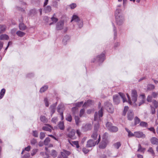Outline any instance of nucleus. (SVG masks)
<instances>
[{"mask_svg":"<svg viewBox=\"0 0 158 158\" xmlns=\"http://www.w3.org/2000/svg\"><path fill=\"white\" fill-rule=\"evenodd\" d=\"M77 24L79 28H81L83 27V22L82 20H80L77 23Z\"/></svg>","mask_w":158,"mask_h":158,"instance_id":"nucleus-42","label":"nucleus"},{"mask_svg":"<svg viewBox=\"0 0 158 158\" xmlns=\"http://www.w3.org/2000/svg\"><path fill=\"white\" fill-rule=\"evenodd\" d=\"M99 127V123L97 122L95 124L94 130L93 132L91 135V137L94 140H96L98 134V130Z\"/></svg>","mask_w":158,"mask_h":158,"instance_id":"nucleus-8","label":"nucleus"},{"mask_svg":"<svg viewBox=\"0 0 158 158\" xmlns=\"http://www.w3.org/2000/svg\"><path fill=\"white\" fill-rule=\"evenodd\" d=\"M139 125L140 126L143 127H146L148 126L147 123L143 121L140 123Z\"/></svg>","mask_w":158,"mask_h":158,"instance_id":"nucleus-36","label":"nucleus"},{"mask_svg":"<svg viewBox=\"0 0 158 158\" xmlns=\"http://www.w3.org/2000/svg\"><path fill=\"white\" fill-rule=\"evenodd\" d=\"M101 137L100 135H98V140L94 141L92 139H89L87 142V147L88 148L92 147L94 146L96 144H98L100 140Z\"/></svg>","mask_w":158,"mask_h":158,"instance_id":"nucleus-7","label":"nucleus"},{"mask_svg":"<svg viewBox=\"0 0 158 158\" xmlns=\"http://www.w3.org/2000/svg\"><path fill=\"white\" fill-rule=\"evenodd\" d=\"M51 155L54 157L55 158L57 156V153L54 150H52Z\"/></svg>","mask_w":158,"mask_h":158,"instance_id":"nucleus-43","label":"nucleus"},{"mask_svg":"<svg viewBox=\"0 0 158 158\" xmlns=\"http://www.w3.org/2000/svg\"><path fill=\"white\" fill-rule=\"evenodd\" d=\"M127 117L128 119L129 120H131L134 117V114L133 111L131 110H129L127 114Z\"/></svg>","mask_w":158,"mask_h":158,"instance_id":"nucleus-14","label":"nucleus"},{"mask_svg":"<svg viewBox=\"0 0 158 158\" xmlns=\"http://www.w3.org/2000/svg\"><path fill=\"white\" fill-rule=\"evenodd\" d=\"M38 133L37 131H33V136L35 137H37L38 136Z\"/></svg>","mask_w":158,"mask_h":158,"instance_id":"nucleus-56","label":"nucleus"},{"mask_svg":"<svg viewBox=\"0 0 158 158\" xmlns=\"http://www.w3.org/2000/svg\"><path fill=\"white\" fill-rule=\"evenodd\" d=\"M148 129L151 131H152L153 133L155 134L156 132L155 129L153 127L148 128Z\"/></svg>","mask_w":158,"mask_h":158,"instance_id":"nucleus-59","label":"nucleus"},{"mask_svg":"<svg viewBox=\"0 0 158 158\" xmlns=\"http://www.w3.org/2000/svg\"><path fill=\"white\" fill-rule=\"evenodd\" d=\"M113 145L115 148L118 149L121 146V144L120 142H118L114 144Z\"/></svg>","mask_w":158,"mask_h":158,"instance_id":"nucleus-32","label":"nucleus"},{"mask_svg":"<svg viewBox=\"0 0 158 158\" xmlns=\"http://www.w3.org/2000/svg\"><path fill=\"white\" fill-rule=\"evenodd\" d=\"M37 13L35 9H32L30 11V14L31 15H34Z\"/></svg>","mask_w":158,"mask_h":158,"instance_id":"nucleus-41","label":"nucleus"},{"mask_svg":"<svg viewBox=\"0 0 158 158\" xmlns=\"http://www.w3.org/2000/svg\"><path fill=\"white\" fill-rule=\"evenodd\" d=\"M57 102H56L55 103L52 104L51 105L49 109L51 111V116L55 113L56 110V107L57 105Z\"/></svg>","mask_w":158,"mask_h":158,"instance_id":"nucleus-13","label":"nucleus"},{"mask_svg":"<svg viewBox=\"0 0 158 158\" xmlns=\"http://www.w3.org/2000/svg\"><path fill=\"white\" fill-rule=\"evenodd\" d=\"M64 110V105L62 104L59 105L57 107V111L60 114L63 113V110Z\"/></svg>","mask_w":158,"mask_h":158,"instance_id":"nucleus-18","label":"nucleus"},{"mask_svg":"<svg viewBox=\"0 0 158 158\" xmlns=\"http://www.w3.org/2000/svg\"><path fill=\"white\" fill-rule=\"evenodd\" d=\"M103 107H102L98 112H96L94 115V119L95 121L98 120V118L100 120V118L102 117L103 114Z\"/></svg>","mask_w":158,"mask_h":158,"instance_id":"nucleus-11","label":"nucleus"},{"mask_svg":"<svg viewBox=\"0 0 158 158\" xmlns=\"http://www.w3.org/2000/svg\"><path fill=\"white\" fill-rule=\"evenodd\" d=\"M121 10L120 9H117L115 12L116 22L119 25L122 24L124 21V17L121 13Z\"/></svg>","mask_w":158,"mask_h":158,"instance_id":"nucleus-1","label":"nucleus"},{"mask_svg":"<svg viewBox=\"0 0 158 158\" xmlns=\"http://www.w3.org/2000/svg\"><path fill=\"white\" fill-rule=\"evenodd\" d=\"M45 133L41 132L40 133V138L41 139H43L45 137Z\"/></svg>","mask_w":158,"mask_h":158,"instance_id":"nucleus-50","label":"nucleus"},{"mask_svg":"<svg viewBox=\"0 0 158 158\" xmlns=\"http://www.w3.org/2000/svg\"><path fill=\"white\" fill-rule=\"evenodd\" d=\"M69 37L68 35L64 36L63 39V44L65 45L67 44V42L69 40Z\"/></svg>","mask_w":158,"mask_h":158,"instance_id":"nucleus-23","label":"nucleus"},{"mask_svg":"<svg viewBox=\"0 0 158 158\" xmlns=\"http://www.w3.org/2000/svg\"><path fill=\"white\" fill-rule=\"evenodd\" d=\"M19 27L20 30L23 31L25 29L26 26L23 23H20L19 25Z\"/></svg>","mask_w":158,"mask_h":158,"instance_id":"nucleus-25","label":"nucleus"},{"mask_svg":"<svg viewBox=\"0 0 158 158\" xmlns=\"http://www.w3.org/2000/svg\"><path fill=\"white\" fill-rule=\"evenodd\" d=\"M151 110H152V114H154L156 112V110L155 108H154L153 107H152L151 106Z\"/></svg>","mask_w":158,"mask_h":158,"instance_id":"nucleus-62","label":"nucleus"},{"mask_svg":"<svg viewBox=\"0 0 158 158\" xmlns=\"http://www.w3.org/2000/svg\"><path fill=\"white\" fill-rule=\"evenodd\" d=\"M148 152L150 153L152 156H154L155 155V153L153 150L152 147L149 148V149L148 150Z\"/></svg>","mask_w":158,"mask_h":158,"instance_id":"nucleus-38","label":"nucleus"},{"mask_svg":"<svg viewBox=\"0 0 158 158\" xmlns=\"http://www.w3.org/2000/svg\"><path fill=\"white\" fill-rule=\"evenodd\" d=\"M45 105L47 107H48L49 105L48 99L47 98H45L44 99Z\"/></svg>","mask_w":158,"mask_h":158,"instance_id":"nucleus-45","label":"nucleus"},{"mask_svg":"<svg viewBox=\"0 0 158 158\" xmlns=\"http://www.w3.org/2000/svg\"><path fill=\"white\" fill-rule=\"evenodd\" d=\"M104 106L107 111L112 113L114 111V108L112 103L109 102H106L104 103Z\"/></svg>","mask_w":158,"mask_h":158,"instance_id":"nucleus-6","label":"nucleus"},{"mask_svg":"<svg viewBox=\"0 0 158 158\" xmlns=\"http://www.w3.org/2000/svg\"><path fill=\"white\" fill-rule=\"evenodd\" d=\"M81 20L79 17L77 15H74L73 16L72 19L71 20V22H72L73 21L77 22V23L79 21Z\"/></svg>","mask_w":158,"mask_h":158,"instance_id":"nucleus-19","label":"nucleus"},{"mask_svg":"<svg viewBox=\"0 0 158 158\" xmlns=\"http://www.w3.org/2000/svg\"><path fill=\"white\" fill-rule=\"evenodd\" d=\"M36 143V140L35 139H33L31 141V143L32 145H35Z\"/></svg>","mask_w":158,"mask_h":158,"instance_id":"nucleus-57","label":"nucleus"},{"mask_svg":"<svg viewBox=\"0 0 158 158\" xmlns=\"http://www.w3.org/2000/svg\"><path fill=\"white\" fill-rule=\"evenodd\" d=\"M128 110V107L127 106H125L124 107L123 110V114L125 115L126 114V112Z\"/></svg>","mask_w":158,"mask_h":158,"instance_id":"nucleus-49","label":"nucleus"},{"mask_svg":"<svg viewBox=\"0 0 158 158\" xmlns=\"http://www.w3.org/2000/svg\"><path fill=\"white\" fill-rule=\"evenodd\" d=\"M113 30L114 32V38L117 36V32L116 30V28L115 27V26L114 24H113Z\"/></svg>","mask_w":158,"mask_h":158,"instance_id":"nucleus-47","label":"nucleus"},{"mask_svg":"<svg viewBox=\"0 0 158 158\" xmlns=\"http://www.w3.org/2000/svg\"><path fill=\"white\" fill-rule=\"evenodd\" d=\"M48 88V86L47 85L44 86L42 87L40 90L41 93H43Z\"/></svg>","mask_w":158,"mask_h":158,"instance_id":"nucleus-39","label":"nucleus"},{"mask_svg":"<svg viewBox=\"0 0 158 158\" xmlns=\"http://www.w3.org/2000/svg\"><path fill=\"white\" fill-rule=\"evenodd\" d=\"M134 120L135 125H136L139 123L140 122V119L137 117H136L135 118Z\"/></svg>","mask_w":158,"mask_h":158,"instance_id":"nucleus-40","label":"nucleus"},{"mask_svg":"<svg viewBox=\"0 0 158 158\" xmlns=\"http://www.w3.org/2000/svg\"><path fill=\"white\" fill-rule=\"evenodd\" d=\"M145 148L141 147L140 144H139L138 146L137 152L144 153L145 150Z\"/></svg>","mask_w":158,"mask_h":158,"instance_id":"nucleus-22","label":"nucleus"},{"mask_svg":"<svg viewBox=\"0 0 158 158\" xmlns=\"http://www.w3.org/2000/svg\"><path fill=\"white\" fill-rule=\"evenodd\" d=\"M134 135L135 136L138 138H144L145 137V135L141 131L135 132Z\"/></svg>","mask_w":158,"mask_h":158,"instance_id":"nucleus-12","label":"nucleus"},{"mask_svg":"<svg viewBox=\"0 0 158 158\" xmlns=\"http://www.w3.org/2000/svg\"><path fill=\"white\" fill-rule=\"evenodd\" d=\"M121 98L123 99V102H127L125 95L122 93H119L113 96V101L115 104H118L120 103Z\"/></svg>","mask_w":158,"mask_h":158,"instance_id":"nucleus-3","label":"nucleus"},{"mask_svg":"<svg viewBox=\"0 0 158 158\" xmlns=\"http://www.w3.org/2000/svg\"><path fill=\"white\" fill-rule=\"evenodd\" d=\"M75 131L74 130H72L69 133L68 135V137L73 139H75L76 137L75 136Z\"/></svg>","mask_w":158,"mask_h":158,"instance_id":"nucleus-15","label":"nucleus"},{"mask_svg":"<svg viewBox=\"0 0 158 158\" xmlns=\"http://www.w3.org/2000/svg\"><path fill=\"white\" fill-rule=\"evenodd\" d=\"M152 103L154 105L155 108H156L158 107L157 102L156 100H153L152 101Z\"/></svg>","mask_w":158,"mask_h":158,"instance_id":"nucleus-54","label":"nucleus"},{"mask_svg":"<svg viewBox=\"0 0 158 158\" xmlns=\"http://www.w3.org/2000/svg\"><path fill=\"white\" fill-rule=\"evenodd\" d=\"M9 39L8 36L6 34H2L0 35V40H7Z\"/></svg>","mask_w":158,"mask_h":158,"instance_id":"nucleus-24","label":"nucleus"},{"mask_svg":"<svg viewBox=\"0 0 158 158\" xmlns=\"http://www.w3.org/2000/svg\"><path fill=\"white\" fill-rule=\"evenodd\" d=\"M127 95L129 103L130 104H132V103L134 104L135 106L137 105L135 103L137 100V94L136 91L135 90H132L131 94V99L128 94H127Z\"/></svg>","mask_w":158,"mask_h":158,"instance_id":"nucleus-2","label":"nucleus"},{"mask_svg":"<svg viewBox=\"0 0 158 158\" xmlns=\"http://www.w3.org/2000/svg\"><path fill=\"white\" fill-rule=\"evenodd\" d=\"M51 10V7L50 6H48L44 8V10L46 13H48L50 12Z\"/></svg>","mask_w":158,"mask_h":158,"instance_id":"nucleus-29","label":"nucleus"},{"mask_svg":"<svg viewBox=\"0 0 158 158\" xmlns=\"http://www.w3.org/2000/svg\"><path fill=\"white\" fill-rule=\"evenodd\" d=\"M16 34L17 35L20 37H23L25 34V33L24 32H22L20 31H18L16 32Z\"/></svg>","mask_w":158,"mask_h":158,"instance_id":"nucleus-27","label":"nucleus"},{"mask_svg":"<svg viewBox=\"0 0 158 158\" xmlns=\"http://www.w3.org/2000/svg\"><path fill=\"white\" fill-rule=\"evenodd\" d=\"M151 141L153 144H158V139L156 137H152L151 139Z\"/></svg>","mask_w":158,"mask_h":158,"instance_id":"nucleus-20","label":"nucleus"},{"mask_svg":"<svg viewBox=\"0 0 158 158\" xmlns=\"http://www.w3.org/2000/svg\"><path fill=\"white\" fill-rule=\"evenodd\" d=\"M5 92L6 90L5 89H2L0 92V99H2L3 98L5 94Z\"/></svg>","mask_w":158,"mask_h":158,"instance_id":"nucleus-30","label":"nucleus"},{"mask_svg":"<svg viewBox=\"0 0 158 158\" xmlns=\"http://www.w3.org/2000/svg\"><path fill=\"white\" fill-rule=\"evenodd\" d=\"M105 55L104 53H102L100 55H98L97 56L96 59H94V60H92V62H98L101 63L102 62L105 60Z\"/></svg>","mask_w":158,"mask_h":158,"instance_id":"nucleus-10","label":"nucleus"},{"mask_svg":"<svg viewBox=\"0 0 158 158\" xmlns=\"http://www.w3.org/2000/svg\"><path fill=\"white\" fill-rule=\"evenodd\" d=\"M75 119L76 125L77 126L78 125L80 122V118L78 116H76L75 117Z\"/></svg>","mask_w":158,"mask_h":158,"instance_id":"nucleus-35","label":"nucleus"},{"mask_svg":"<svg viewBox=\"0 0 158 158\" xmlns=\"http://www.w3.org/2000/svg\"><path fill=\"white\" fill-rule=\"evenodd\" d=\"M92 127V125L91 124H87L82 126V128L84 131H87L90 130Z\"/></svg>","mask_w":158,"mask_h":158,"instance_id":"nucleus-16","label":"nucleus"},{"mask_svg":"<svg viewBox=\"0 0 158 158\" xmlns=\"http://www.w3.org/2000/svg\"><path fill=\"white\" fill-rule=\"evenodd\" d=\"M6 26L5 25H0V34L3 33L6 30Z\"/></svg>","mask_w":158,"mask_h":158,"instance_id":"nucleus-26","label":"nucleus"},{"mask_svg":"<svg viewBox=\"0 0 158 158\" xmlns=\"http://www.w3.org/2000/svg\"><path fill=\"white\" fill-rule=\"evenodd\" d=\"M82 151L85 154L88 153L89 152V150L85 148H83L82 149Z\"/></svg>","mask_w":158,"mask_h":158,"instance_id":"nucleus-60","label":"nucleus"},{"mask_svg":"<svg viewBox=\"0 0 158 158\" xmlns=\"http://www.w3.org/2000/svg\"><path fill=\"white\" fill-rule=\"evenodd\" d=\"M70 154L69 152L64 150L63 152H61V155L63 158H67V156Z\"/></svg>","mask_w":158,"mask_h":158,"instance_id":"nucleus-17","label":"nucleus"},{"mask_svg":"<svg viewBox=\"0 0 158 158\" xmlns=\"http://www.w3.org/2000/svg\"><path fill=\"white\" fill-rule=\"evenodd\" d=\"M38 149H33L31 152V155L32 156H33L34 155L38 152Z\"/></svg>","mask_w":158,"mask_h":158,"instance_id":"nucleus-48","label":"nucleus"},{"mask_svg":"<svg viewBox=\"0 0 158 158\" xmlns=\"http://www.w3.org/2000/svg\"><path fill=\"white\" fill-rule=\"evenodd\" d=\"M55 14H54L53 15V16L52 17L51 19L54 22L56 23L57 21L58 20V19L57 18H55L54 17V16L55 15Z\"/></svg>","mask_w":158,"mask_h":158,"instance_id":"nucleus-51","label":"nucleus"},{"mask_svg":"<svg viewBox=\"0 0 158 158\" xmlns=\"http://www.w3.org/2000/svg\"><path fill=\"white\" fill-rule=\"evenodd\" d=\"M42 129L44 130L48 131L49 132H51L52 130L49 128L48 127H46V126H44L43 127Z\"/></svg>","mask_w":158,"mask_h":158,"instance_id":"nucleus-44","label":"nucleus"},{"mask_svg":"<svg viewBox=\"0 0 158 158\" xmlns=\"http://www.w3.org/2000/svg\"><path fill=\"white\" fill-rule=\"evenodd\" d=\"M155 86L152 84H149L147 86V89L148 90H151L155 88Z\"/></svg>","mask_w":158,"mask_h":158,"instance_id":"nucleus-37","label":"nucleus"},{"mask_svg":"<svg viewBox=\"0 0 158 158\" xmlns=\"http://www.w3.org/2000/svg\"><path fill=\"white\" fill-rule=\"evenodd\" d=\"M58 127L61 130H63L64 129V123L62 122H60L58 124Z\"/></svg>","mask_w":158,"mask_h":158,"instance_id":"nucleus-28","label":"nucleus"},{"mask_svg":"<svg viewBox=\"0 0 158 158\" xmlns=\"http://www.w3.org/2000/svg\"><path fill=\"white\" fill-rule=\"evenodd\" d=\"M70 6L71 9H73L76 7V5L75 3H72Z\"/></svg>","mask_w":158,"mask_h":158,"instance_id":"nucleus-61","label":"nucleus"},{"mask_svg":"<svg viewBox=\"0 0 158 158\" xmlns=\"http://www.w3.org/2000/svg\"><path fill=\"white\" fill-rule=\"evenodd\" d=\"M152 99V97L150 96H148L147 98V100L148 102H151Z\"/></svg>","mask_w":158,"mask_h":158,"instance_id":"nucleus-63","label":"nucleus"},{"mask_svg":"<svg viewBox=\"0 0 158 158\" xmlns=\"http://www.w3.org/2000/svg\"><path fill=\"white\" fill-rule=\"evenodd\" d=\"M66 119L69 122H71L72 119V116L69 114L67 115L66 116Z\"/></svg>","mask_w":158,"mask_h":158,"instance_id":"nucleus-46","label":"nucleus"},{"mask_svg":"<svg viewBox=\"0 0 158 158\" xmlns=\"http://www.w3.org/2000/svg\"><path fill=\"white\" fill-rule=\"evenodd\" d=\"M92 101L91 100H88L86 102H85L83 105V106H89L90 104L92 103Z\"/></svg>","mask_w":158,"mask_h":158,"instance_id":"nucleus-33","label":"nucleus"},{"mask_svg":"<svg viewBox=\"0 0 158 158\" xmlns=\"http://www.w3.org/2000/svg\"><path fill=\"white\" fill-rule=\"evenodd\" d=\"M106 127L108 129L110 132H116L118 130V128L115 126H113L112 123L107 122L106 124Z\"/></svg>","mask_w":158,"mask_h":158,"instance_id":"nucleus-9","label":"nucleus"},{"mask_svg":"<svg viewBox=\"0 0 158 158\" xmlns=\"http://www.w3.org/2000/svg\"><path fill=\"white\" fill-rule=\"evenodd\" d=\"M83 103V102L82 101L80 102H78L77 103L75 104V105L77 107H80L82 105Z\"/></svg>","mask_w":158,"mask_h":158,"instance_id":"nucleus-52","label":"nucleus"},{"mask_svg":"<svg viewBox=\"0 0 158 158\" xmlns=\"http://www.w3.org/2000/svg\"><path fill=\"white\" fill-rule=\"evenodd\" d=\"M50 141V139L49 138L47 137L44 141V144L45 145H48Z\"/></svg>","mask_w":158,"mask_h":158,"instance_id":"nucleus-34","label":"nucleus"},{"mask_svg":"<svg viewBox=\"0 0 158 158\" xmlns=\"http://www.w3.org/2000/svg\"><path fill=\"white\" fill-rule=\"evenodd\" d=\"M107 133H105L103 136L101 142L99 144V148L101 149H104L106 146L107 140Z\"/></svg>","mask_w":158,"mask_h":158,"instance_id":"nucleus-5","label":"nucleus"},{"mask_svg":"<svg viewBox=\"0 0 158 158\" xmlns=\"http://www.w3.org/2000/svg\"><path fill=\"white\" fill-rule=\"evenodd\" d=\"M57 121V118L56 117H54L52 119V121L55 123H56Z\"/></svg>","mask_w":158,"mask_h":158,"instance_id":"nucleus-58","label":"nucleus"},{"mask_svg":"<svg viewBox=\"0 0 158 158\" xmlns=\"http://www.w3.org/2000/svg\"><path fill=\"white\" fill-rule=\"evenodd\" d=\"M31 146H28L27 147H26L24 149V150L27 152H29L31 149Z\"/></svg>","mask_w":158,"mask_h":158,"instance_id":"nucleus-64","label":"nucleus"},{"mask_svg":"<svg viewBox=\"0 0 158 158\" xmlns=\"http://www.w3.org/2000/svg\"><path fill=\"white\" fill-rule=\"evenodd\" d=\"M52 5L55 7H57L58 6V3L56 1H53L52 3Z\"/></svg>","mask_w":158,"mask_h":158,"instance_id":"nucleus-55","label":"nucleus"},{"mask_svg":"<svg viewBox=\"0 0 158 158\" xmlns=\"http://www.w3.org/2000/svg\"><path fill=\"white\" fill-rule=\"evenodd\" d=\"M56 29L57 31L62 30L64 32H66L68 30V27L64 25V21L61 20L56 23Z\"/></svg>","mask_w":158,"mask_h":158,"instance_id":"nucleus-4","label":"nucleus"},{"mask_svg":"<svg viewBox=\"0 0 158 158\" xmlns=\"http://www.w3.org/2000/svg\"><path fill=\"white\" fill-rule=\"evenodd\" d=\"M40 120L41 121L44 123H46L48 122V120L44 116H41L40 117Z\"/></svg>","mask_w":158,"mask_h":158,"instance_id":"nucleus-31","label":"nucleus"},{"mask_svg":"<svg viewBox=\"0 0 158 158\" xmlns=\"http://www.w3.org/2000/svg\"><path fill=\"white\" fill-rule=\"evenodd\" d=\"M69 142L73 146H76L77 148H79L80 147L78 141H69Z\"/></svg>","mask_w":158,"mask_h":158,"instance_id":"nucleus-21","label":"nucleus"},{"mask_svg":"<svg viewBox=\"0 0 158 158\" xmlns=\"http://www.w3.org/2000/svg\"><path fill=\"white\" fill-rule=\"evenodd\" d=\"M85 113V110L83 109H81L80 112V116L81 117L83 116Z\"/></svg>","mask_w":158,"mask_h":158,"instance_id":"nucleus-53","label":"nucleus"}]
</instances>
